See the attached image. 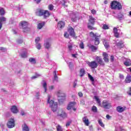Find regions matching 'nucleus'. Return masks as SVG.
Masks as SVG:
<instances>
[{"label":"nucleus","instance_id":"obj_63","mask_svg":"<svg viewBox=\"0 0 131 131\" xmlns=\"http://www.w3.org/2000/svg\"><path fill=\"white\" fill-rule=\"evenodd\" d=\"M80 104H81V105H84V104H85L84 100H81Z\"/></svg>","mask_w":131,"mask_h":131},{"label":"nucleus","instance_id":"obj_59","mask_svg":"<svg viewBox=\"0 0 131 131\" xmlns=\"http://www.w3.org/2000/svg\"><path fill=\"white\" fill-rule=\"evenodd\" d=\"M54 87L53 85H51L49 86L50 91H53V90H54Z\"/></svg>","mask_w":131,"mask_h":131},{"label":"nucleus","instance_id":"obj_12","mask_svg":"<svg viewBox=\"0 0 131 131\" xmlns=\"http://www.w3.org/2000/svg\"><path fill=\"white\" fill-rule=\"evenodd\" d=\"M102 105L105 109H110V107H112L111 103L107 100H104L102 103Z\"/></svg>","mask_w":131,"mask_h":131},{"label":"nucleus","instance_id":"obj_4","mask_svg":"<svg viewBox=\"0 0 131 131\" xmlns=\"http://www.w3.org/2000/svg\"><path fill=\"white\" fill-rule=\"evenodd\" d=\"M57 95L58 98H60V99H58L59 103H61V102H63V101L65 100L66 95L65 93H63V91L61 90L58 91Z\"/></svg>","mask_w":131,"mask_h":131},{"label":"nucleus","instance_id":"obj_22","mask_svg":"<svg viewBox=\"0 0 131 131\" xmlns=\"http://www.w3.org/2000/svg\"><path fill=\"white\" fill-rule=\"evenodd\" d=\"M103 45H104L105 49L106 50H108L109 49V48L110 47V46H109V43L108 42V41H107V40L103 39Z\"/></svg>","mask_w":131,"mask_h":131},{"label":"nucleus","instance_id":"obj_29","mask_svg":"<svg viewBox=\"0 0 131 131\" xmlns=\"http://www.w3.org/2000/svg\"><path fill=\"white\" fill-rule=\"evenodd\" d=\"M42 85L45 90V93H47V82H46V81H43L42 83Z\"/></svg>","mask_w":131,"mask_h":131},{"label":"nucleus","instance_id":"obj_25","mask_svg":"<svg viewBox=\"0 0 131 131\" xmlns=\"http://www.w3.org/2000/svg\"><path fill=\"white\" fill-rule=\"evenodd\" d=\"M124 65L126 67L130 66L131 61L130 59H126L125 62H124Z\"/></svg>","mask_w":131,"mask_h":131},{"label":"nucleus","instance_id":"obj_3","mask_svg":"<svg viewBox=\"0 0 131 131\" xmlns=\"http://www.w3.org/2000/svg\"><path fill=\"white\" fill-rule=\"evenodd\" d=\"M37 14H38V16H39L40 17L43 16L45 19H47V18H48V17H49L50 15H51V13L49 11L43 10H39L37 12Z\"/></svg>","mask_w":131,"mask_h":131},{"label":"nucleus","instance_id":"obj_61","mask_svg":"<svg viewBox=\"0 0 131 131\" xmlns=\"http://www.w3.org/2000/svg\"><path fill=\"white\" fill-rule=\"evenodd\" d=\"M78 95L79 97H82V96H83V94H82V93H81V92H79L78 93Z\"/></svg>","mask_w":131,"mask_h":131},{"label":"nucleus","instance_id":"obj_19","mask_svg":"<svg viewBox=\"0 0 131 131\" xmlns=\"http://www.w3.org/2000/svg\"><path fill=\"white\" fill-rule=\"evenodd\" d=\"M69 32L70 33V35H71V36H73V37L75 36V33L74 32V29H73V28H72V27H70L69 28Z\"/></svg>","mask_w":131,"mask_h":131},{"label":"nucleus","instance_id":"obj_42","mask_svg":"<svg viewBox=\"0 0 131 131\" xmlns=\"http://www.w3.org/2000/svg\"><path fill=\"white\" fill-rule=\"evenodd\" d=\"M102 29L106 30V29H109V26L106 24H103L102 26Z\"/></svg>","mask_w":131,"mask_h":131},{"label":"nucleus","instance_id":"obj_56","mask_svg":"<svg viewBox=\"0 0 131 131\" xmlns=\"http://www.w3.org/2000/svg\"><path fill=\"white\" fill-rule=\"evenodd\" d=\"M91 13L93 14V15H95L97 13V11L95 10L94 9H93L91 10Z\"/></svg>","mask_w":131,"mask_h":131},{"label":"nucleus","instance_id":"obj_35","mask_svg":"<svg viewBox=\"0 0 131 131\" xmlns=\"http://www.w3.org/2000/svg\"><path fill=\"white\" fill-rule=\"evenodd\" d=\"M59 116L61 117H62V118H66V117H67V114L64 112H62V114L59 115Z\"/></svg>","mask_w":131,"mask_h":131},{"label":"nucleus","instance_id":"obj_16","mask_svg":"<svg viewBox=\"0 0 131 131\" xmlns=\"http://www.w3.org/2000/svg\"><path fill=\"white\" fill-rule=\"evenodd\" d=\"M88 47L89 48V49H91L92 52H96V51L98 50V47L91 44H89Z\"/></svg>","mask_w":131,"mask_h":131},{"label":"nucleus","instance_id":"obj_43","mask_svg":"<svg viewBox=\"0 0 131 131\" xmlns=\"http://www.w3.org/2000/svg\"><path fill=\"white\" fill-rule=\"evenodd\" d=\"M92 111H93V112H94V113L97 112V107H96L95 106H92Z\"/></svg>","mask_w":131,"mask_h":131},{"label":"nucleus","instance_id":"obj_17","mask_svg":"<svg viewBox=\"0 0 131 131\" xmlns=\"http://www.w3.org/2000/svg\"><path fill=\"white\" fill-rule=\"evenodd\" d=\"M102 55L103 56V60L104 62L108 63V62H109V58H108V54H107V53L106 52H103L102 54Z\"/></svg>","mask_w":131,"mask_h":131},{"label":"nucleus","instance_id":"obj_21","mask_svg":"<svg viewBox=\"0 0 131 131\" xmlns=\"http://www.w3.org/2000/svg\"><path fill=\"white\" fill-rule=\"evenodd\" d=\"M11 111L12 112V113H18V108H17V106L13 105L11 108Z\"/></svg>","mask_w":131,"mask_h":131},{"label":"nucleus","instance_id":"obj_31","mask_svg":"<svg viewBox=\"0 0 131 131\" xmlns=\"http://www.w3.org/2000/svg\"><path fill=\"white\" fill-rule=\"evenodd\" d=\"M29 62L30 63H31V64H36V60L34 58H31L29 59Z\"/></svg>","mask_w":131,"mask_h":131},{"label":"nucleus","instance_id":"obj_60","mask_svg":"<svg viewBox=\"0 0 131 131\" xmlns=\"http://www.w3.org/2000/svg\"><path fill=\"white\" fill-rule=\"evenodd\" d=\"M114 35H115V37H119V34L118 33H118H115Z\"/></svg>","mask_w":131,"mask_h":131},{"label":"nucleus","instance_id":"obj_14","mask_svg":"<svg viewBox=\"0 0 131 131\" xmlns=\"http://www.w3.org/2000/svg\"><path fill=\"white\" fill-rule=\"evenodd\" d=\"M19 26L23 29H26L28 26V23L26 21H21L19 24Z\"/></svg>","mask_w":131,"mask_h":131},{"label":"nucleus","instance_id":"obj_46","mask_svg":"<svg viewBox=\"0 0 131 131\" xmlns=\"http://www.w3.org/2000/svg\"><path fill=\"white\" fill-rule=\"evenodd\" d=\"M20 114L22 115V116H23L24 115H26V113H25V111L24 110H21Z\"/></svg>","mask_w":131,"mask_h":131},{"label":"nucleus","instance_id":"obj_37","mask_svg":"<svg viewBox=\"0 0 131 131\" xmlns=\"http://www.w3.org/2000/svg\"><path fill=\"white\" fill-rule=\"evenodd\" d=\"M98 123L100 126H102V127H104V126H105V125H104V123H103V122H102V120L101 119L98 120Z\"/></svg>","mask_w":131,"mask_h":131},{"label":"nucleus","instance_id":"obj_28","mask_svg":"<svg viewBox=\"0 0 131 131\" xmlns=\"http://www.w3.org/2000/svg\"><path fill=\"white\" fill-rule=\"evenodd\" d=\"M125 81L126 83H129L131 81V76L129 75H128L125 79Z\"/></svg>","mask_w":131,"mask_h":131},{"label":"nucleus","instance_id":"obj_32","mask_svg":"<svg viewBox=\"0 0 131 131\" xmlns=\"http://www.w3.org/2000/svg\"><path fill=\"white\" fill-rule=\"evenodd\" d=\"M94 99H95L98 105L99 106H101V101H100V99H99V97H98V96H94Z\"/></svg>","mask_w":131,"mask_h":131},{"label":"nucleus","instance_id":"obj_2","mask_svg":"<svg viewBox=\"0 0 131 131\" xmlns=\"http://www.w3.org/2000/svg\"><path fill=\"white\" fill-rule=\"evenodd\" d=\"M111 8L114 10H121L122 6L120 3L117 1H113L111 4Z\"/></svg>","mask_w":131,"mask_h":131},{"label":"nucleus","instance_id":"obj_48","mask_svg":"<svg viewBox=\"0 0 131 131\" xmlns=\"http://www.w3.org/2000/svg\"><path fill=\"white\" fill-rule=\"evenodd\" d=\"M79 47L80 48V49H84V45H83V42H81L79 45Z\"/></svg>","mask_w":131,"mask_h":131},{"label":"nucleus","instance_id":"obj_54","mask_svg":"<svg viewBox=\"0 0 131 131\" xmlns=\"http://www.w3.org/2000/svg\"><path fill=\"white\" fill-rule=\"evenodd\" d=\"M64 37H66V38H68L69 35L68 34V33H67V32H65L64 33Z\"/></svg>","mask_w":131,"mask_h":131},{"label":"nucleus","instance_id":"obj_45","mask_svg":"<svg viewBox=\"0 0 131 131\" xmlns=\"http://www.w3.org/2000/svg\"><path fill=\"white\" fill-rule=\"evenodd\" d=\"M36 47L37 49V50H40L41 46L38 43H36Z\"/></svg>","mask_w":131,"mask_h":131},{"label":"nucleus","instance_id":"obj_5","mask_svg":"<svg viewBox=\"0 0 131 131\" xmlns=\"http://www.w3.org/2000/svg\"><path fill=\"white\" fill-rule=\"evenodd\" d=\"M89 23L88 25V28L89 29H91V30H94V29H96V28L93 27L91 25H94L95 22H96V19H95L93 16H90L89 17ZM91 24V25H90Z\"/></svg>","mask_w":131,"mask_h":131},{"label":"nucleus","instance_id":"obj_13","mask_svg":"<svg viewBox=\"0 0 131 131\" xmlns=\"http://www.w3.org/2000/svg\"><path fill=\"white\" fill-rule=\"evenodd\" d=\"M126 107L125 106H118L116 108V111H117L119 113H122L124 112V111L126 110Z\"/></svg>","mask_w":131,"mask_h":131},{"label":"nucleus","instance_id":"obj_34","mask_svg":"<svg viewBox=\"0 0 131 131\" xmlns=\"http://www.w3.org/2000/svg\"><path fill=\"white\" fill-rule=\"evenodd\" d=\"M44 26H45V23L43 22V23L38 24L37 27H38V29H41L42 28V27H43Z\"/></svg>","mask_w":131,"mask_h":131},{"label":"nucleus","instance_id":"obj_15","mask_svg":"<svg viewBox=\"0 0 131 131\" xmlns=\"http://www.w3.org/2000/svg\"><path fill=\"white\" fill-rule=\"evenodd\" d=\"M57 26L58 28H59V29H62V28H64L65 26V23L63 21H59L57 23Z\"/></svg>","mask_w":131,"mask_h":131},{"label":"nucleus","instance_id":"obj_20","mask_svg":"<svg viewBox=\"0 0 131 131\" xmlns=\"http://www.w3.org/2000/svg\"><path fill=\"white\" fill-rule=\"evenodd\" d=\"M83 122L85 124V125L89 126L90 125V122L89 121V119L86 117H84L82 119Z\"/></svg>","mask_w":131,"mask_h":131},{"label":"nucleus","instance_id":"obj_36","mask_svg":"<svg viewBox=\"0 0 131 131\" xmlns=\"http://www.w3.org/2000/svg\"><path fill=\"white\" fill-rule=\"evenodd\" d=\"M68 64H69V67L71 70H72L73 69V68L74 67V66L72 64V62H67Z\"/></svg>","mask_w":131,"mask_h":131},{"label":"nucleus","instance_id":"obj_58","mask_svg":"<svg viewBox=\"0 0 131 131\" xmlns=\"http://www.w3.org/2000/svg\"><path fill=\"white\" fill-rule=\"evenodd\" d=\"M127 93L129 96H131V87L129 88V91Z\"/></svg>","mask_w":131,"mask_h":131},{"label":"nucleus","instance_id":"obj_26","mask_svg":"<svg viewBox=\"0 0 131 131\" xmlns=\"http://www.w3.org/2000/svg\"><path fill=\"white\" fill-rule=\"evenodd\" d=\"M80 77H82V76H84V74H85V71L84 69H81L79 72Z\"/></svg>","mask_w":131,"mask_h":131},{"label":"nucleus","instance_id":"obj_41","mask_svg":"<svg viewBox=\"0 0 131 131\" xmlns=\"http://www.w3.org/2000/svg\"><path fill=\"white\" fill-rule=\"evenodd\" d=\"M48 9L50 10V11H53V10H54V5L50 4L48 6Z\"/></svg>","mask_w":131,"mask_h":131},{"label":"nucleus","instance_id":"obj_53","mask_svg":"<svg viewBox=\"0 0 131 131\" xmlns=\"http://www.w3.org/2000/svg\"><path fill=\"white\" fill-rule=\"evenodd\" d=\"M17 43H22L23 42V40L22 39H19L17 40Z\"/></svg>","mask_w":131,"mask_h":131},{"label":"nucleus","instance_id":"obj_23","mask_svg":"<svg viewBox=\"0 0 131 131\" xmlns=\"http://www.w3.org/2000/svg\"><path fill=\"white\" fill-rule=\"evenodd\" d=\"M116 46L118 49H121L122 48H123V41H120L118 42H117Z\"/></svg>","mask_w":131,"mask_h":131},{"label":"nucleus","instance_id":"obj_1","mask_svg":"<svg viewBox=\"0 0 131 131\" xmlns=\"http://www.w3.org/2000/svg\"><path fill=\"white\" fill-rule=\"evenodd\" d=\"M51 97L52 96H51V95H48L47 103L48 104H49L50 107H51L52 111L53 112H56V111H57V109L58 108V103L54 102V100H51Z\"/></svg>","mask_w":131,"mask_h":131},{"label":"nucleus","instance_id":"obj_64","mask_svg":"<svg viewBox=\"0 0 131 131\" xmlns=\"http://www.w3.org/2000/svg\"><path fill=\"white\" fill-rule=\"evenodd\" d=\"M12 31L14 33V34H17V30L13 29V30H12Z\"/></svg>","mask_w":131,"mask_h":131},{"label":"nucleus","instance_id":"obj_55","mask_svg":"<svg viewBox=\"0 0 131 131\" xmlns=\"http://www.w3.org/2000/svg\"><path fill=\"white\" fill-rule=\"evenodd\" d=\"M38 76H40L39 75H36V76H34L32 77V79H35V78H37V77H38Z\"/></svg>","mask_w":131,"mask_h":131},{"label":"nucleus","instance_id":"obj_6","mask_svg":"<svg viewBox=\"0 0 131 131\" xmlns=\"http://www.w3.org/2000/svg\"><path fill=\"white\" fill-rule=\"evenodd\" d=\"M90 36L92 37H95L94 41H95V45L98 46L99 43H100V40H99V36H98V34L97 33H94L93 32H91L90 33Z\"/></svg>","mask_w":131,"mask_h":131},{"label":"nucleus","instance_id":"obj_44","mask_svg":"<svg viewBox=\"0 0 131 131\" xmlns=\"http://www.w3.org/2000/svg\"><path fill=\"white\" fill-rule=\"evenodd\" d=\"M39 96H40V93L39 92H36L35 96L36 99H39Z\"/></svg>","mask_w":131,"mask_h":131},{"label":"nucleus","instance_id":"obj_57","mask_svg":"<svg viewBox=\"0 0 131 131\" xmlns=\"http://www.w3.org/2000/svg\"><path fill=\"white\" fill-rule=\"evenodd\" d=\"M114 33H117V31H118V30L116 28H114L113 29Z\"/></svg>","mask_w":131,"mask_h":131},{"label":"nucleus","instance_id":"obj_24","mask_svg":"<svg viewBox=\"0 0 131 131\" xmlns=\"http://www.w3.org/2000/svg\"><path fill=\"white\" fill-rule=\"evenodd\" d=\"M24 51H23V53L20 54V56L21 58H27V50L24 49Z\"/></svg>","mask_w":131,"mask_h":131},{"label":"nucleus","instance_id":"obj_8","mask_svg":"<svg viewBox=\"0 0 131 131\" xmlns=\"http://www.w3.org/2000/svg\"><path fill=\"white\" fill-rule=\"evenodd\" d=\"M94 59H95L98 64H99L101 66H105V63H104V61H103V59L101 56H96L94 57Z\"/></svg>","mask_w":131,"mask_h":131},{"label":"nucleus","instance_id":"obj_10","mask_svg":"<svg viewBox=\"0 0 131 131\" xmlns=\"http://www.w3.org/2000/svg\"><path fill=\"white\" fill-rule=\"evenodd\" d=\"M7 126L8 128H13L15 126V120L11 118L7 123Z\"/></svg>","mask_w":131,"mask_h":131},{"label":"nucleus","instance_id":"obj_18","mask_svg":"<svg viewBox=\"0 0 131 131\" xmlns=\"http://www.w3.org/2000/svg\"><path fill=\"white\" fill-rule=\"evenodd\" d=\"M73 47H74V43L72 41H71V40H70L69 42V43L68 45V49L70 52H71V51H72V49H73Z\"/></svg>","mask_w":131,"mask_h":131},{"label":"nucleus","instance_id":"obj_62","mask_svg":"<svg viewBox=\"0 0 131 131\" xmlns=\"http://www.w3.org/2000/svg\"><path fill=\"white\" fill-rule=\"evenodd\" d=\"M111 61L112 62H113L114 61V56H113V55L111 56Z\"/></svg>","mask_w":131,"mask_h":131},{"label":"nucleus","instance_id":"obj_47","mask_svg":"<svg viewBox=\"0 0 131 131\" xmlns=\"http://www.w3.org/2000/svg\"><path fill=\"white\" fill-rule=\"evenodd\" d=\"M72 122V121H69L67 122L66 124V126L67 127H68V126H70V124H71V123Z\"/></svg>","mask_w":131,"mask_h":131},{"label":"nucleus","instance_id":"obj_40","mask_svg":"<svg viewBox=\"0 0 131 131\" xmlns=\"http://www.w3.org/2000/svg\"><path fill=\"white\" fill-rule=\"evenodd\" d=\"M88 77L90 78V80L92 81V82H94L95 81V79H94V77L92 76L90 74H88Z\"/></svg>","mask_w":131,"mask_h":131},{"label":"nucleus","instance_id":"obj_33","mask_svg":"<svg viewBox=\"0 0 131 131\" xmlns=\"http://www.w3.org/2000/svg\"><path fill=\"white\" fill-rule=\"evenodd\" d=\"M7 21V18L5 17L4 16H1L0 17V22L3 23L4 22H6Z\"/></svg>","mask_w":131,"mask_h":131},{"label":"nucleus","instance_id":"obj_39","mask_svg":"<svg viewBox=\"0 0 131 131\" xmlns=\"http://www.w3.org/2000/svg\"><path fill=\"white\" fill-rule=\"evenodd\" d=\"M53 74L54 75V80H58V77L57 76V72L56 71H54L53 72Z\"/></svg>","mask_w":131,"mask_h":131},{"label":"nucleus","instance_id":"obj_9","mask_svg":"<svg viewBox=\"0 0 131 131\" xmlns=\"http://www.w3.org/2000/svg\"><path fill=\"white\" fill-rule=\"evenodd\" d=\"M76 105V102L75 101L70 102L67 107L68 110H71L72 109L73 111H76V108L74 107Z\"/></svg>","mask_w":131,"mask_h":131},{"label":"nucleus","instance_id":"obj_30","mask_svg":"<svg viewBox=\"0 0 131 131\" xmlns=\"http://www.w3.org/2000/svg\"><path fill=\"white\" fill-rule=\"evenodd\" d=\"M6 12L5 11V9L3 8L0 7V15L1 16H4Z\"/></svg>","mask_w":131,"mask_h":131},{"label":"nucleus","instance_id":"obj_52","mask_svg":"<svg viewBox=\"0 0 131 131\" xmlns=\"http://www.w3.org/2000/svg\"><path fill=\"white\" fill-rule=\"evenodd\" d=\"M0 51L2 52H6L7 51V49L4 47H0Z\"/></svg>","mask_w":131,"mask_h":131},{"label":"nucleus","instance_id":"obj_7","mask_svg":"<svg viewBox=\"0 0 131 131\" xmlns=\"http://www.w3.org/2000/svg\"><path fill=\"white\" fill-rule=\"evenodd\" d=\"M52 46V38H48L45 41L44 47L47 50L51 48V46Z\"/></svg>","mask_w":131,"mask_h":131},{"label":"nucleus","instance_id":"obj_11","mask_svg":"<svg viewBox=\"0 0 131 131\" xmlns=\"http://www.w3.org/2000/svg\"><path fill=\"white\" fill-rule=\"evenodd\" d=\"M88 65L89 67H91L92 69L97 68L98 67V63L96 61H93L91 62H89Z\"/></svg>","mask_w":131,"mask_h":131},{"label":"nucleus","instance_id":"obj_50","mask_svg":"<svg viewBox=\"0 0 131 131\" xmlns=\"http://www.w3.org/2000/svg\"><path fill=\"white\" fill-rule=\"evenodd\" d=\"M118 18H119V19H122L123 18V15H122V14H119L118 15Z\"/></svg>","mask_w":131,"mask_h":131},{"label":"nucleus","instance_id":"obj_27","mask_svg":"<svg viewBox=\"0 0 131 131\" xmlns=\"http://www.w3.org/2000/svg\"><path fill=\"white\" fill-rule=\"evenodd\" d=\"M23 131H29V127L26 124H24L23 125Z\"/></svg>","mask_w":131,"mask_h":131},{"label":"nucleus","instance_id":"obj_49","mask_svg":"<svg viewBox=\"0 0 131 131\" xmlns=\"http://www.w3.org/2000/svg\"><path fill=\"white\" fill-rule=\"evenodd\" d=\"M57 131H63V129L61 127V126L58 125L57 127Z\"/></svg>","mask_w":131,"mask_h":131},{"label":"nucleus","instance_id":"obj_38","mask_svg":"<svg viewBox=\"0 0 131 131\" xmlns=\"http://www.w3.org/2000/svg\"><path fill=\"white\" fill-rule=\"evenodd\" d=\"M72 16H74V17H72V21H73V22H75L76 21V15L73 14L71 15V17H72Z\"/></svg>","mask_w":131,"mask_h":131},{"label":"nucleus","instance_id":"obj_51","mask_svg":"<svg viewBox=\"0 0 131 131\" xmlns=\"http://www.w3.org/2000/svg\"><path fill=\"white\" fill-rule=\"evenodd\" d=\"M40 40V38L39 37H37L35 39V42L36 43H38V41Z\"/></svg>","mask_w":131,"mask_h":131}]
</instances>
